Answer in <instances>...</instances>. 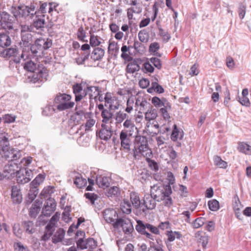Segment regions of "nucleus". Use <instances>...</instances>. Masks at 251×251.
<instances>
[{"label": "nucleus", "instance_id": "1", "mask_svg": "<svg viewBox=\"0 0 251 251\" xmlns=\"http://www.w3.org/2000/svg\"><path fill=\"white\" fill-rule=\"evenodd\" d=\"M150 193L157 201H162L165 207L170 208L173 205V201L170 196L172 190L170 184L157 183L151 187Z\"/></svg>", "mask_w": 251, "mask_h": 251}, {"label": "nucleus", "instance_id": "2", "mask_svg": "<svg viewBox=\"0 0 251 251\" xmlns=\"http://www.w3.org/2000/svg\"><path fill=\"white\" fill-rule=\"evenodd\" d=\"M25 69L33 72L31 81L33 83H41L46 81L48 79V72L47 69L42 64H37L30 60L25 63Z\"/></svg>", "mask_w": 251, "mask_h": 251}, {"label": "nucleus", "instance_id": "3", "mask_svg": "<svg viewBox=\"0 0 251 251\" xmlns=\"http://www.w3.org/2000/svg\"><path fill=\"white\" fill-rule=\"evenodd\" d=\"M71 95L59 93L54 99V106L57 111H63L73 108L75 102L71 101Z\"/></svg>", "mask_w": 251, "mask_h": 251}, {"label": "nucleus", "instance_id": "4", "mask_svg": "<svg viewBox=\"0 0 251 251\" xmlns=\"http://www.w3.org/2000/svg\"><path fill=\"white\" fill-rule=\"evenodd\" d=\"M134 142L132 144L130 148V151L127 155V159H136L137 156L138 155V152L137 151V149L139 151H143L144 149H147L148 146V143L147 139L146 137L143 136H138L134 139Z\"/></svg>", "mask_w": 251, "mask_h": 251}, {"label": "nucleus", "instance_id": "5", "mask_svg": "<svg viewBox=\"0 0 251 251\" xmlns=\"http://www.w3.org/2000/svg\"><path fill=\"white\" fill-rule=\"evenodd\" d=\"M136 230L141 234L145 235L147 238L154 240V236L149 232L155 235H159L160 231L157 227L149 223H144L142 221H137V225L135 227Z\"/></svg>", "mask_w": 251, "mask_h": 251}, {"label": "nucleus", "instance_id": "6", "mask_svg": "<svg viewBox=\"0 0 251 251\" xmlns=\"http://www.w3.org/2000/svg\"><path fill=\"white\" fill-rule=\"evenodd\" d=\"M18 50L16 48L7 49L2 52V55L4 57H12V60L16 63H19L22 58L25 60V56H26V58L27 57V55L25 54L24 52H23L20 55H18Z\"/></svg>", "mask_w": 251, "mask_h": 251}, {"label": "nucleus", "instance_id": "7", "mask_svg": "<svg viewBox=\"0 0 251 251\" xmlns=\"http://www.w3.org/2000/svg\"><path fill=\"white\" fill-rule=\"evenodd\" d=\"M128 122V120H126V152L130 151L131 146L134 142V139L138 136L137 128L133 126L129 127Z\"/></svg>", "mask_w": 251, "mask_h": 251}, {"label": "nucleus", "instance_id": "8", "mask_svg": "<svg viewBox=\"0 0 251 251\" xmlns=\"http://www.w3.org/2000/svg\"><path fill=\"white\" fill-rule=\"evenodd\" d=\"M130 202L126 201V207H126V215L131 212V205L133 207L137 209L142 204L138 194L135 192L130 193Z\"/></svg>", "mask_w": 251, "mask_h": 251}, {"label": "nucleus", "instance_id": "9", "mask_svg": "<svg viewBox=\"0 0 251 251\" xmlns=\"http://www.w3.org/2000/svg\"><path fill=\"white\" fill-rule=\"evenodd\" d=\"M30 170H23L17 172L16 180L19 184H24L28 182L32 177Z\"/></svg>", "mask_w": 251, "mask_h": 251}, {"label": "nucleus", "instance_id": "10", "mask_svg": "<svg viewBox=\"0 0 251 251\" xmlns=\"http://www.w3.org/2000/svg\"><path fill=\"white\" fill-rule=\"evenodd\" d=\"M56 205V202L53 199H47L42 209L43 215L47 217L50 216L55 211Z\"/></svg>", "mask_w": 251, "mask_h": 251}, {"label": "nucleus", "instance_id": "11", "mask_svg": "<svg viewBox=\"0 0 251 251\" xmlns=\"http://www.w3.org/2000/svg\"><path fill=\"white\" fill-rule=\"evenodd\" d=\"M10 16L3 12L0 14V29L10 30L13 29V24L11 20L9 19Z\"/></svg>", "mask_w": 251, "mask_h": 251}, {"label": "nucleus", "instance_id": "12", "mask_svg": "<svg viewBox=\"0 0 251 251\" xmlns=\"http://www.w3.org/2000/svg\"><path fill=\"white\" fill-rule=\"evenodd\" d=\"M101 128L98 132H97V135L99 136L101 139L107 141L112 136V126L110 125H101Z\"/></svg>", "mask_w": 251, "mask_h": 251}, {"label": "nucleus", "instance_id": "13", "mask_svg": "<svg viewBox=\"0 0 251 251\" xmlns=\"http://www.w3.org/2000/svg\"><path fill=\"white\" fill-rule=\"evenodd\" d=\"M102 216L107 223L114 222L116 218H118V214L113 208H106L102 211Z\"/></svg>", "mask_w": 251, "mask_h": 251}, {"label": "nucleus", "instance_id": "14", "mask_svg": "<svg viewBox=\"0 0 251 251\" xmlns=\"http://www.w3.org/2000/svg\"><path fill=\"white\" fill-rule=\"evenodd\" d=\"M156 201L154 199L151 194H146L144 195L143 202L142 203L146 209L152 210L156 207Z\"/></svg>", "mask_w": 251, "mask_h": 251}, {"label": "nucleus", "instance_id": "15", "mask_svg": "<svg viewBox=\"0 0 251 251\" xmlns=\"http://www.w3.org/2000/svg\"><path fill=\"white\" fill-rule=\"evenodd\" d=\"M11 198L14 203L19 204L23 200L20 189L17 186H13L11 189Z\"/></svg>", "mask_w": 251, "mask_h": 251}, {"label": "nucleus", "instance_id": "16", "mask_svg": "<svg viewBox=\"0 0 251 251\" xmlns=\"http://www.w3.org/2000/svg\"><path fill=\"white\" fill-rule=\"evenodd\" d=\"M35 43L43 51L50 48L52 45V40L49 38H40L37 39Z\"/></svg>", "mask_w": 251, "mask_h": 251}, {"label": "nucleus", "instance_id": "17", "mask_svg": "<svg viewBox=\"0 0 251 251\" xmlns=\"http://www.w3.org/2000/svg\"><path fill=\"white\" fill-rule=\"evenodd\" d=\"M96 182L99 187L105 189L110 186L111 178L107 176H97L96 178Z\"/></svg>", "mask_w": 251, "mask_h": 251}, {"label": "nucleus", "instance_id": "18", "mask_svg": "<svg viewBox=\"0 0 251 251\" xmlns=\"http://www.w3.org/2000/svg\"><path fill=\"white\" fill-rule=\"evenodd\" d=\"M0 153H6L10 150L8 137H6L5 134H2L0 137Z\"/></svg>", "mask_w": 251, "mask_h": 251}, {"label": "nucleus", "instance_id": "19", "mask_svg": "<svg viewBox=\"0 0 251 251\" xmlns=\"http://www.w3.org/2000/svg\"><path fill=\"white\" fill-rule=\"evenodd\" d=\"M84 90L86 95H89L90 99H96L100 95V88L98 86H88Z\"/></svg>", "mask_w": 251, "mask_h": 251}, {"label": "nucleus", "instance_id": "20", "mask_svg": "<svg viewBox=\"0 0 251 251\" xmlns=\"http://www.w3.org/2000/svg\"><path fill=\"white\" fill-rule=\"evenodd\" d=\"M112 113L110 110H103L101 112V117L102 118L101 125H110L112 124L113 118Z\"/></svg>", "mask_w": 251, "mask_h": 251}, {"label": "nucleus", "instance_id": "21", "mask_svg": "<svg viewBox=\"0 0 251 251\" xmlns=\"http://www.w3.org/2000/svg\"><path fill=\"white\" fill-rule=\"evenodd\" d=\"M76 112L74 113L71 117L70 120L72 121L74 124H79L83 118L85 117V112L83 110H77L76 107Z\"/></svg>", "mask_w": 251, "mask_h": 251}, {"label": "nucleus", "instance_id": "22", "mask_svg": "<svg viewBox=\"0 0 251 251\" xmlns=\"http://www.w3.org/2000/svg\"><path fill=\"white\" fill-rule=\"evenodd\" d=\"M21 38L23 45L28 47L32 43V35L29 31H21Z\"/></svg>", "mask_w": 251, "mask_h": 251}, {"label": "nucleus", "instance_id": "23", "mask_svg": "<svg viewBox=\"0 0 251 251\" xmlns=\"http://www.w3.org/2000/svg\"><path fill=\"white\" fill-rule=\"evenodd\" d=\"M42 202L39 200L35 201V202L32 204L29 211V215L32 218H35L40 211V207Z\"/></svg>", "mask_w": 251, "mask_h": 251}, {"label": "nucleus", "instance_id": "24", "mask_svg": "<svg viewBox=\"0 0 251 251\" xmlns=\"http://www.w3.org/2000/svg\"><path fill=\"white\" fill-rule=\"evenodd\" d=\"M104 50L100 48H96L93 50L91 58L94 61L101 60L104 55Z\"/></svg>", "mask_w": 251, "mask_h": 251}, {"label": "nucleus", "instance_id": "25", "mask_svg": "<svg viewBox=\"0 0 251 251\" xmlns=\"http://www.w3.org/2000/svg\"><path fill=\"white\" fill-rule=\"evenodd\" d=\"M18 13L20 16L24 17L29 16L32 17L34 15V13L31 11L30 7L25 5L19 6L18 7Z\"/></svg>", "mask_w": 251, "mask_h": 251}, {"label": "nucleus", "instance_id": "26", "mask_svg": "<svg viewBox=\"0 0 251 251\" xmlns=\"http://www.w3.org/2000/svg\"><path fill=\"white\" fill-rule=\"evenodd\" d=\"M22 226L26 232L32 234L35 232L36 226L32 221H25L23 222Z\"/></svg>", "mask_w": 251, "mask_h": 251}, {"label": "nucleus", "instance_id": "27", "mask_svg": "<svg viewBox=\"0 0 251 251\" xmlns=\"http://www.w3.org/2000/svg\"><path fill=\"white\" fill-rule=\"evenodd\" d=\"M183 137V131L182 130L180 131L178 129L176 125L175 124L173 126V130L171 135V139L174 141H176L178 139H182Z\"/></svg>", "mask_w": 251, "mask_h": 251}, {"label": "nucleus", "instance_id": "28", "mask_svg": "<svg viewBox=\"0 0 251 251\" xmlns=\"http://www.w3.org/2000/svg\"><path fill=\"white\" fill-rule=\"evenodd\" d=\"M65 231L63 228H59L53 234L52 242L57 243L61 242L64 238Z\"/></svg>", "mask_w": 251, "mask_h": 251}, {"label": "nucleus", "instance_id": "29", "mask_svg": "<svg viewBox=\"0 0 251 251\" xmlns=\"http://www.w3.org/2000/svg\"><path fill=\"white\" fill-rule=\"evenodd\" d=\"M145 113V118L147 121H151L155 119L157 116V110L153 109L152 106H151L148 108L147 111L144 112Z\"/></svg>", "mask_w": 251, "mask_h": 251}, {"label": "nucleus", "instance_id": "30", "mask_svg": "<svg viewBox=\"0 0 251 251\" xmlns=\"http://www.w3.org/2000/svg\"><path fill=\"white\" fill-rule=\"evenodd\" d=\"M11 44V39L10 37L5 33H0V47H4L8 46Z\"/></svg>", "mask_w": 251, "mask_h": 251}, {"label": "nucleus", "instance_id": "31", "mask_svg": "<svg viewBox=\"0 0 251 251\" xmlns=\"http://www.w3.org/2000/svg\"><path fill=\"white\" fill-rule=\"evenodd\" d=\"M238 150L244 153H251V146L245 142H240L238 144Z\"/></svg>", "mask_w": 251, "mask_h": 251}, {"label": "nucleus", "instance_id": "32", "mask_svg": "<svg viewBox=\"0 0 251 251\" xmlns=\"http://www.w3.org/2000/svg\"><path fill=\"white\" fill-rule=\"evenodd\" d=\"M163 106L164 107L160 108V112L164 119L168 120L170 118L168 110L171 109V105L169 102H167L165 104V105H163Z\"/></svg>", "mask_w": 251, "mask_h": 251}, {"label": "nucleus", "instance_id": "33", "mask_svg": "<svg viewBox=\"0 0 251 251\" xmlns=\"http://www.w3.org/2000/svg\"><path fill=\"white\" fill-rule=\"evenodd\" d=\"M44 17L45 16L44 15L40 16H36V19L34 20L33 23L34 26L36 28H40L44 27L45 24Z\"/></svg>", "mask_w": 251, "mask_h": 251}, {"label": "nucleus", "instance_id": "34", "mask_svg": "<svg viewBox=\"0 0 251 251\" xmlns=\"http://www.w3.org/2000/svg\"><path fill=\"white\" fill-rule=\"evenodd\" d=\"M214 163L215 165L220 168L226 169L227 166V162L222 160L221 157L218 155L214 156Z\"/></svg>", "mask_w": 251, "mask_h": 251}, {"label": "nucleus", "instance_id": "35", "mask_svg": "<svg viewBox=\"0 0 251 251\" xmlns=\"http://www.w3.org/2000/svg\"><path fill=\"white\" fill-rule=\"evenodd\" d=\"M168 236V240L170 242H173L175 240V238L180 239L181 237V234L179 231H168L167 233Z\"/></svg>", "mask_w": 251, "mask_h": 251}, {"label": "nucleus", "instance_id": "36", "mask_svg": "<svg viewBox=\"0 0 251 251\" xmlns=\"http://www.w3.org/2000/svg\"><path fill=\"white\" fill-rule=\"evenodd\" d=\"M114 97H113L112 94L110 93H107L105 95V106L109 110L111 109V105H112V103L113 102L112 100H113Z\"/></svg>", "mask_w": 251, "mask_h": 251}, {"label": "nucleus", "instance_id": "37", "mask_svg": "<svg viewBox=\"0 0 251 251\" xmlns=\"http://www.w3.org/2000/svg\"><path fill=\"white\" fill-rule=\"evenodd\" d=\"M167 101L165 99H163L161 100L159 98L157 97H154L152 98L151 102L156 107H160L165 105Z\"/></svg>", "mask_w": 251, "mask_h": 251}, {"label": "nucleus", "instance_id": "38", "mask_svg": "<svg viewBox=\"0 0 251 251\" xmlns=\"http://www.w3.org/2000/svg\"><path fill=\"white\" fill-rule=\"evenodd\" d=\"M74 183L77 187L81 188L87 184V180L85 178L79 176H75Z\"/></svg>", "mask_w": 251, "mask_h": 251}, {"label": "nucleus", "instance_id": "39", "mask_svg": "<svg viewBox=\"0 0 251 251\" xmlns=\"http://www.w3.org/2000/svg\"><path fill=\"white\" fill-rule=\"evenodd\" d=\"M108 51L114 56H117L119 53V47L118 44L114 42L110 43L108 46Z\"/></svg>", "mask_w": 251, "mask_h": 251}, {"label": "nucleus", "instance_id": "40", "mask_svg": "<svg viewBox=\"0 0 251 251\" xmlns=\"http://www.w3.org/2000/svg\"><path fill=\"white\" fill-rule=\"evenodd\" d=\"M60 214L56 212L50 219L49 223L47 225V227L48 228L53 229L55 226L56 223L59 219Z\"/></svg>", "mask_w": 251, "mask_h": 251}, {"label": "nucleus", "instance_id": "41", "mask_svg": "<svg viewBox=\"0 0 251 251\" xmlns=\"http://www.w3.org/2000/svg\"><path fill=\"white\" fill-rule=\"evenodd\" d=\"M139 65L135 61L130 62L126 66V72L128 73H134L139 70Z\"/></svg>", "mask_w": 251, "mask_h": 251}, {"label": "nucleus", "instance_id": "42", "mask_svg": "<svg viewBox=\"0 0 251 251\" xmlns=\"http://www.w3.org/2000/svg\"><path fill=\"white\" fill-rule=\"evenodd\" d=\"M208 205L209 208L213 211H216L220 208L219 202L215 199L210 200L208 202Z\"/></svg>", "mask_w": 251, "mask_h": 251}, {"label": "nucleus", "instance_id": "43", "mask_svg": "<svg viewBox=\"0 0 251 251\" xmlns=\"http://www.w3.org/2000/svg\"><path fill=\"white\" fill-rule=\"evenodd\" d=\"M84 196L92 205L95 204V201L98 198V195L94 193H86L84 194Z\"/></svg>", "mask_w": 251, "mask_h": 251}, {"label": "nucleus", "instance_id": "44", "mask_svg": "<svg viewBox=\"0 0 251 251\" xmlns=\"http://www.w3.org/2000/svg\"><path fill=\"white\" fill-rule=\"evenodd\" d=\"M123 109L122 108H120V110L116 114V121L117 126H118V124H120L126 118V113H124V112L126 111V109H124L123 111H122L121 110Z\"/></svg>", "mask_w": 251, "mask_h": 251}, {"label": "nucleus", "instance_id": "45", "mask_svg": "<svg viewBox=\"0 0 251 251\" xmlns=\"http://www.w3.org/2000/svg\"><path fill=\"white\" fill-rule=\"evenodd\" d=\"M30 49L32 55L34 56H40V54L43 52L42 50L40 49V48L35 43L30 47Z\"/></svg>", "mask_w": 251, "mask_h": 251}, {"label": "nucleus", "instance_id": "46", "mask_svg": "<svg viewBox=\"0 0 251 251\" xmlns=\"http://www.w3.org/2000/svg\"><path fill=\"white\" fill-rule=\"evenodd\" d=\"M57 111V109L54 107V104L53 105H49L45 107L43 111V114L46 116H50L55 113Z\"/></svg>", "mask_w": 251, "mask_h": 251}, {"label": "nucleus", "instance_id": "47", "mask_svg": "<svg viewBox=\"0 0 251 251\" xmlns=\"http://www.w3.org/2000/svg\"><path fill=\"white\" fill-rule=\"evenodd\" d=\"M246 12V6L245 4H244L242 2H240L239 4L238 7V14L239 17L241 19H243Z\"/></svg>", "mask_w": 251, "mask_h": 251}, {"label": "nucleus", "instance_id": "48", "mask_svg": "<svg viewBox=\"0 0 251 251\" xmlns=\"http://www.w3.org/2000/svg\"><path fill=\"white\" fill-rule=\"evenodd\" d=\"M138 152V153H142V154L146 158L147 161L148 159H151L152 156V151L149 147H147V149H144L143 151H139Z\"/></svg>", "mask_w": 251, "mask_h": 251}, {"label": "nucleus", "instance_id": "49", "mask_svg": "<svg viewBox=\"0 0 251 251\" xmlns=\"http://www.w3.org/2000/svg\"><path fill=\"white\" fill-rule=\"evenodd\" d=\"M138 37L142 42H147L149 40V35L148 33L144 30L140 31L138 33Z\"/></svg>", "mask_w": 251, "mask_h": 251}, {"label": "nucleus", "instance_id": "50", "mask_svg": "<svg viewBox=\"0 0 251 251\" xmlns=\"http://www.w3.org/2000/svg\"><path fill=\"white\" fill-rule=\"evenodd\" d=\"M40 2L41 1H38L37 0H33L31 2L29 7L31 9V11L33 13H34V14H36L37 10L39 9Z\"/></svg>", "mask_w": 251, "mask_h": 251}, {"label": "nucleus", "instance_id": "51", "mask_svg": "<svg viewBox=\"0 0 251 251\" xmlns=\"http://www.w3.org/2000/svg\"><path fill=\"white\" fill-rule=\"evenodd\" d=\"M205 219L202 217L197 218L193 223V227L198 228L202 226L204 224Z\"/></svg>", "mask_w": 251, "mask_h": 251}, {"label": "nucleus", "instance_id": "52", "mask_svg": "<svg viewBox=\"0 0 251 251\" xmlns=\"http://www.w3.org/2000/svg\"><path fill=\"white\" fill-rule=\"evenodd\" d=\"M77 35L79 40L83 41L84 42L87 41V40L85 39L86 38L85 32L82 26H80L78 29Z\"/></svg>", "mask_w": 251, "mask_h": 251}, {"label": "nucleus", "instance_id": "53", "mask_svg": "<svg viewBox=\"0 0 251 251\" xmlns=\"http://www.w3.org/2000/svg\"><path fill=\"white\" fill-rule=\"evenodd\" d=\"M100 38H99L98 36H95L94 35H91L90 39V44L93 47L98 46L100 44Z\"/></svg>", "mask_w": 251, "mask_h": 251}, {"label": "nucleus", "instance_id": "54", "mask_svg": "<svg viewBox=\"0 0 251 251\" xmlns=\"http://www.w3.org/2000/svg\"><path fill=\"white\" fill-rule=\"evenodd\" d=\"M87 248L94 249L97 247L96 241L92 238H89L86 240Z\"/></svg>", "mask_w": 251, "mask_h": 251}, {"label": "nucleus", "instance_id": "55", "mask_svg": "<svg viewBox=\"0 0 251 251\" xmlns=\"http://www.w3.org/2000/svg\"><path fill=\"white\" fill-rule=\"evenodd\" d=\"M150 61L157 69L160 70L162 68V64L160 59L156 57H151L150 58Z\"/></svg>", "mask_w": 251, "mask_h": 251}, {"label": "nucleus", "instance_id": "56", "mask_svg": "<svg viewBox=\"0 0 251 251\" xmlns=\"http://www.w3.org/2000/svg\"><path fill=\"white\" fill-rule=\"evenodd\" d=\"M112 101L113 102L112 103V105H111V110L118 109L121 108L124 109V106L120 103V100H118L115 97Z\"/></svg>", "mask_w": 251, "mask_h": 251}, {"label": "nucleus", "instance_id": "57", "mask_svg": "<svg viewBox=\"0 0 251 251\" xmlns=\"http://www.w3.org/2000/svg\"><path fill=\"white\" fill-rule=\"evenodd\" d=\"M156 81L152 82V88H154L155 92L159 94L163 93L164 92V88L157 83V79H156Z\"/></svg>", "mask_w": 251, "mask_h": 251}, {"label": "nucleus", "instance_id": "58", "mask_svg": "<svg viewBox=\"0 0 251 251\" xmlns=\"http://www.w3.org/2000/svg\"><path fill=\"white\" fill-rule=\"evenodd\" d=\"M140 12V9L139 7H137V6H135L134 7H132L131 8H128L127 11V17L128 19H132V13H138Z\"/></svg>", "mask_w": 251, "mask_h": 251}, {"label": "nucleus", "instance_id": "59", "mask_svg": "<svg viewBox=\"0 0 251 251\" xmlns=\"http://www.w3.org/2000/svg\"><path fill=\"white\" fill-rule=\"evenodd\" d=\"M199 242L202 244L203 249L206 248L207 245L208 243V237L206 235L201 236L199 239Z\"/></svg>", "mask_w": 251, "mask_h": 251}, {"label": "nucleus", "instance_id": "60", "mask_svg": "<svg viewBox=\"0 0 251 251\" xmlns=\"http://www.w3.org/2000/svg\"><path fill=\"white\" fill-rule=\"evenodd\" d=\"M116 221L113 222V226L115 228H118L122 227L125 223V221L123 218H116Z\"/></svg>", "mask_w": 251, "mask_h": 251}, {"label": "nucleus", "instance_id": "61", "mask_svg": "<svg viewBox=\"0 0 251 251\" xmlns=\"http://www.w3.org/2000/svg\"><path fill=\"white\" fill-rule=\"evenodd\" d=\"M53 229L48 228L46 227V231L42 236V240L46 241L48 240L52 234Z\"/></svg>", "mask_w": 251, "mask_h": 251}, {"label": "nucleus", "instance_id": "62", "mask_svg": "<svg viewBox=\"0 0 251 251\" xmlns=\"http://www.w3.org/2000/svg\"><path fill=\"white\" fill-rule=\"evenodd\" d=\"M160 49V46L157 42H153L150 45L149 51L151 52L155 53Z\"/></svg>", "mask_w": 251, "mask_h": 251}, {"label": "nucleus", "instance_id": "63", "mask_svg": "<svg viewBox=\"0 0 251 251\" xmlns=\"http://www.w3.org/2000/svg\"><path fill=\"white\" fill-rule=\"evenodd\" d=\"M14 247L15 251H28L20 242L15 243Z\"/></svg>", "mask_w": 251, "mask_h": 251}, {"label": "nucleus", "instance_id": "64", "mask_svg": "<svg viewBox=\"0 0 251 251\" xmlns=\"http://www.w3.org/2000/svg\"><path fill=\"white\" fill-rule=\"evenodd\" d=\"M148 251H164L160 245H155L154 243H152L150 247L149 248Z\"/></svg>", "mask_w": 251, "mask_h": 251}]
</instances>
